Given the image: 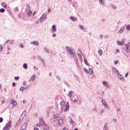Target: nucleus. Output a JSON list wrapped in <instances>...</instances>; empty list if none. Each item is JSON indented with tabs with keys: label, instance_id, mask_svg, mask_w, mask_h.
I'll return each mask as SVG.
<instances>
[{
	"label": "nucleus",
	"instance_id": "f257e3e1",
	"mask_svg": "<svg viewBox=\"0 0 130 130\" xmlns=\"http://www.w3.org/2000/svg\"><path fill=\"white\" fill-rule=\"evenodd\" d=\"M66 50L71 54V55H73L74 56H75V55H77V53L74 49L71 48L70 47L66 46Z\"/></svg>",
	"mask_w": 130,
	"mask_h": 130
},
{
	"label": "nucleus",
	"instance_id": "f03ea898",
	"mask_svg": "<svg viewBox=\"0 0 130 130\" xmlns=\"http://www.w3.org/2000/svg\"><path fill=\"white\" fill-rule=\"evenodd\" d=\"M11 128H12V121H9V122L6 123L3 130H10Z\"/></svg>",
	"mask_w": 130,
	"mask_h": 130
},
{
	"label": "nucleus",
	"instance_id": "7ed1b4c3",
	"mask_svg": "<svg viewBox=\"0 0 130 130\" xmlns=\"http://www.w3.org/2000/svg\"><path fill=\"white\" fill-rule=\"evenodd\" d=\"M46 16H47V12L44 13L42 16L40 18V22L41 23L46 20Z\"/></svg>",
	"mask_w": 130,
	"mask_h": 130
},
{
	"label": "nucleus",
	"instance_id": "20e7f679",
	"mask_svg": "<svg viewBox=\"0 0 130 130\" xmlns=\"http://www.w3.org/2000/svg\"><path fill=\"white\" fill-rule=\"evenodd\" d=\"M125 47L126 48V51L130 53V42H128L127 44H125Z\"/></svg>",
	"mask_w": 130,
	"mask_h": 130
},
{
	"label": "nucleus",
	"instance_id": "39448f33",
	"mask_svg": "<svg viewBox=\"0 0 130 130\" xmlns=\"http://www.w3.org/2000/svg\"><path fill=\"white\" fill-rule=\"evenodd\" d=\"M10 103H11V104H13V106H14L15 107H16V106H17V105H18V104L17 103V101H16L13 98H12L11 99Z\"/></svg>",
	"mask_w": 130,
	"mask_h": 130
},
{
	"label": "nucleus",
	"instance_id": "423d86ee",
	"mask_svg": "<svg viewBox=\"0 0 130 130\" xmlns=\"http://www.w3.org/2000/svg\"><path fill=\"white\" fill-rule=\"evenodd\" d=\"M102 102L103 105H104L105 108H107V109H108V110H109V107H108V105L106 104L107 103L106 101L103 100Z\"/></svg>",
	"mask_w": 130,
	"mask_h": 130
},
{
	"label": "nucleus",
	"instance_id": "0eeeda50",
	"mask_svg": "<svg viewBox=\"0 0 130 130\" xmlns=\"http://www.w3.org/2000/svg\"><path fill=\"white\" fill-rule=\"evenodd\" d=\"M70 109V105L69 104V102H67L66 105V109L64 110V112H68Z\"/></svg>",
	"mask_w": 130,
	"mask_h": 130
},
{
	"label": "nucleus",
	"instance_id": "6e6552de",
	"mask_svg": "<svg viewBox=\"0 0 130 130\" xmlns=\"http://www.w3.org/2000/svg\"><path fill=\"white\" fill-rule=\"evenodd\" d=\"M117 77L119 79V80H120V81H124V78H123V76L121 75V74H119V75H117Z\"/></svg>",
	"mask_w": 130,
	"mask_h": 130
},
{
	"label": "nucleus",
	"instance_id": "1a4fd4ad",
	"mask_svg": "<svg viewBox=\"0 0 130 130\" xmlns=\"http://www.w3.org/2000/svg\"><path fill=\"white\" fill-rule=\"evenodd\" d=\"M125 41H123V42H119L118 41H117V43H118V45L119 46H122V45H124Z\"/></svg>",
	"mask_w": 130,
	"mask_h": 130
},
{
	"label": "nucleus",
	"instance_id": "9d476101",
	"mask_svg": "<svg viewBox=\"0 0 130 130\" xmlns=\"http://www.w3.org/2000/svg\"><path fill=\"white\" fill-rule=\"evenodd\" d=\"M63 122V120H62V118H60L58 119V124L59 125H61V124Z\"/></svg>",
	"mask_w": 130,
	"mask_h": 130
},
{
	"label": "nucleus",
	"instance_id": "9b49d317",
	"mask_svg": "<svg viewBox=\"0 0 130 130\" xmlns=\"http://www.w3.org/2000/svg\"><path fill=\"white\" fill-rule=\"evenodd\" d=\"M103 84L105 87H106V88H109V84H108L107 81H104L103 82Z\"/></svg>",
	"mask_w": 130,
	"mask_h": 130
},
{
	"label": "nucleus",
	"instance_id": "f8f14e48",
	"mask_svg": "<svg viewBox=\"0 0 130 130\" xmlns=\"http://www.w3.org/2000/svg\"><path fill=\"white\" fill-rule=\"evenodd\" d=\"M31 44H34L35 45H39V42L38 41H34L31 42Z\"/></svg>",
	"mask_w": 130,
	"mask_h": 130
},
{
	"label": "nucleus",
	"instance_id": "ddd939ff",
	"mask_svg": "<svg viewBox=\"0 0 130 130\" xmlns=\"http://www.w3.org/2000/svg\"><path fill=\"white\" fill-rule=\"evenodd\" d=\"M52 30L53 32H56V25L55 24H53L52 26Z\"/></svg>",
	"mask_w": 130,
	"mask_h": 130
},
{
	"label": "nucleus",
	"instance_id": "4468645a",
	"mask_svg": "<svg viewBox=\"0 0 130 130\" xmlns=\"http://www.w3.org/2000/svg\"><path fill=\"white\" fill-rule=\"evenodd\" d=\"M124 29H125V27L124 26H123L118 31V33H120V34H121L122 33V32H123V31H124Z\"/></svg>",
	"mask_w": 130,
	"mask_h": 130
},
{
	"label": "nucleus",
	"instance_id": "2eb2a0df",
	"mask_svg": "<svg viewBox=\"0 0 130 130\" xmlns=\"http://www.w3.org/2000/svg\"><path fill=\"white\" fill-rule=\"evenodd\" d=\"M70 20H71V21H77V20H78V18H77V17H75L74 16H71L70 17Z\"/></svg>",
	"mask_w": 130,
	"mask_h": 130
},
{
	"label": "nucleus",
	"instance_id": "dca6fc26",
	"mask_svg": "<svg viewBox=\"0 0 130 130\" xmlns=\"http://www.w3.org/2000/svg\"><path fill=\"white\" fill-rule=\"evenodd\" d=\"M2 6L3 8H4V9H7L8 5L6 4V3L5 2H3L2 4Z\"/></svg>",
	"mask_w": 130,
	"mask_h": 130
},
{
	"label": "nucleus",
	"instance_id": "f3484780",
	"mask_svg": "<svg viewBox=\"0 0 130 130\" xmlns=\"http://www.w3.org/2000/svg\"><path fill=\"white\" fill-rule=\"evenodd\" d=\"M27 128V125L26 124H23L21 126V129L26 130V128Z\"/></svg>",
	"mask_w": 130,
	"mask_h": 130
},
{
	"label": "nucleus",
	"instance_id": "a211bd4d",
	"mask_svg": "<svg viewBox=\"0 0 130 130\" xmlns=\"http://www.w3.org/2000/svg\"><path fill=\"white\" fill-rule=\"evenodd\" d=\"M39 123L41 125H44V122H43V119H40Z\"/></svg>",
	"mask_w": 130,
	"mask_h": 130
},
{
	"label": "nucleus",
	"instance_id": "6ab92c4d",
	"mask_svg": "<svg viewBox=\"0 0 130 130\" xmlns=\"http://www.w3.org/2000/svg\"><path fill=\"white\" fill-rule=\"evenodd\" d=\"M60 105L61 106H66V102L64 101H62L60 102Z\"/></svg>",
	"mask_w": 130,
	"mask_h": 130
},
{
	"label": "nucleus",
	"instance_id": "aec40b11",
	"mask_svg": "<svg viewBox=\"0 0 130 130\" xmlns=\"http://www.w3.org/2000/svg\"><path fill=\"white\" fill-rule=\"evenodd\" d=\"M23 121V118H22L21 120H20V119H19L16 124V125H19V124H20L21 122H22V121Z\"/></svg>",
	"mask_w": 130,
	"mask_h": 130
},
{
	"label": "nucleus",
	"instance_id": "412c9836",
	"mask_svg": "<svg viewBox=\"0 0 130 130\" xmlns=\"http://www.w3.org/2000/svg\"><path fill=\"white\" fill-rule=\"evenodd\" d=\"M23 69H25V70H27L28 69V66L26 63H25L23 65Z\"/></svg>",
	"mask_w": 130,
	"mask_h": 130
},
{
	"label": "nucleus",
	"instance_id": "4be33fe9",
	"mask_svg": "<svg viewBox=\"0 0 130 130\" xmlns=\"http://www.w3.org/2000/svg\"><path fill=\"white\" fill-rule=\"evenodd\" d=\"M101 5H105V0H99Z\"/></svg>",
	"mask_w": 130,
	"mask_h": 130
},
{
	"label": "nucleus",
	"instance_id": "5701e85b",
	"mask_svg": "<svg viewBox=\"0 0 130 130\" xmlns=\"http://www.w3.org/2000/svg\"><path fill=\"white\" fill-rule=\"evenodd\" d=\"M103 53V51H102V49H100V50L98 51V54H99V55H102Z\"/></svg>",
	"mask_w": 130,
	"mask_h": 130
},
{
	"label": "nucleus",
	"instance_id": "b1692460",
	"mask_svg": "<svg viewBox=\"0 0 130 130\" xmlns=\"http://www.w3.org/2000/svg\"><path fill=\"white\" fill-rule=\"evenodd\" d=\"M84 63L86 64V66H89V63H88V61L87 60V59L84 58Z\"/></svg>",
	"mask_w": 130,
	"mask_h": 130
},
{
	"label": "nucleus",
	"instance_id": "393cba45",
	"mask_svg": "<svg viewBox=\"0 0 130 130\" xmlns=\"http://www.w3.org/2000/svg\"><path fill=\"white\" fill-rule=\"evenodd\" d=\"M89 70L90 74L91 75H93V74L94 73V72L93 71V69H92L91 68H89Z\"/></svg>",
	"mask_w": 130,
	"mask_h": 130
},
{
	"label": "nucleus",
	"instance_id": "a878e982",
	"mask_svg": "<svg viewBox=\"0 0 130 130\" xmlns=\"http://www.w3.org/2000/svg\"><path fill=\"white\" fill-rule=\"evenodd\" d=\"M83 70H84V72H85V73H86V74L90 73V72H89V71H88V70H87V69H86V68H84Z\"/></svg>",
	"mask_w": 130,
	"mask_h": 130
},
{
	"label": "nucleus",
	"instance_id": "bb28decb",
	"mask_svg": "<svg viewBox=\"0 0 130 130\" xmlns=\"http://www.w3.org/2000/svg\"><path fill=\"white\" fill-rule=\"evenodd\" d=\"M114 74L115 75H117V76H119V72L118 71V70H117L116 71H114Z\"/></svg>",
	"mask_w": 130,
	"mask_h": 130
},
{
	"label": "nucleus",
	"instance_id": "cd10ccee",
	"mask_svg": "<svg viewBox=\"0 0 130 130\" xmlns=\"http://www.w3.org/2000/svg\"><path fill=\"white\" fill-rule=\"evenodd\" d=\"M6 12V10L4 8H2L0 9V13H5Z\"/></svg>",
	"mask_w": 130,
	"mask_h": 130
},
{
	"label": "nucleus",
	"instance_id": "c85d7f7f",
	"mask_svg": "<svg viewBox=\"0 0 130 130\" xmlns=\"http://www.w3.org/2000/svg\"><path fill=\"white\" fill-rule=\"evenodd\" d=\"M27 14H28V16H31L32 15V11L31 10H29L27 12Z\"/></svg>",
	"mask_w": 130,
	"mask_h": 130
},
{
	"label": "nucleus",
	"instance_id": "c756f323",
	"mask_svg": "<svg viewBox=\"0 0 130 130\" xmlns=\"http://www.w3.org/2000/svg\"><path fill=\"white\" fill-rule=\"evenodd\" d=\"M44 51H45V52H46V53H50L49 51L46 48H45Z\"/></svg>",
	"mask_w": 130,
	"mask_h": 130
},
{
	"label": "nucleus",
	"instance_id": "7c9ffc66",
	"mask_svg": "<svg viewBox=\"0 0 130 130\" xmlns=\"http://www.w3.org/2000/svg\"><path fill=\"white\" fill-rule=\"evenodd\" d=\"M72 94H73V91L71 90L69 91V97H72Z\"/></svg>",
	"mask_w": 130,
	"mask_h": 130
},
{
	"label": "nucleus",
	"instance_id": "2f4dec72",
	"mask_svg": "<svg viewBox=\"0 0 130 130\" xmlns=\"http://www.w3.org/2000/svg\"><path fill=\"white\" fill-rule=\"evenodd\" d=\"M25 90V87L22 86L20 88V91H21V92H23Z\"/></svg>",
	"mask_w": 130,
	"mask_h": 130
},
{
	"label": "nucleus",
	"instance_id": "473e14b6",
	"mask_svg": "<svg viewBox=\"0 0 130 130\" xmlns=\"http://www.w3.org/2000/svg\"><path fill=\"white\" fill-rule=\"evenodd\" d=\"M70 124H74V120L71 118V120L70 121Z\"/></svg>",
	"mask_w": 130,
	"mask_h": 130
},
{
	"label": "nucleus",
	"instance_id": "72a5a7b5",
	"mask_svg": "<svg viewBox=\"0 0 130 130\" xmlns=\"http://www.w3.org/2000/svg\"><path fill=\"white\" fill-rule=\"evenodd\" d=\"M54 118H55V119H56V118H58V114H56L54 115Z\"/></svg>",
	"mask_w": 130,
	"mask_h": 130
},
{
	"label": "nucleus",
	"instance_id": "f704fd0d",
	"mask_svg": "<svg viewBox=\"0 0 130 130\" xmlns=\"http://www.w3.org/2000/svg\"><path fill=\"white\" fill-rule=\"evenodd\" d=\"M31 79L32 80V81H34V80L35 79V75H34L31 77Z\"/></svg>",
	"mask_w": 130,
	"mask_h": 130
},
{
	"label": "nucleus",
	"instance_id": "c9c22d12",
	"mask_svg": "<svg viewBox=\"0 0 130 130\" xmlns=\"http://www.w3.org/2000/svg\"><path fill=\"white\" fill-rule=\"evenodd\" d=\"M3 49H4V47H3V45H0V51H3Z\"/></svg>",
	"mask_w": 130,
	"mask_h": 130
},
{
	"label": "nucleus",
	"instance_id": "e433bc0d",
	"mask_svg": "<svg viewBox=\"0 0 130 130\" xmlns=\"http://www.w3.org/2000/svg\"><path fill=\"white\" fill-rule=\"evenodd\" d=\"M79 27L81 30H84V29H85V27H84V26L83 25H79Z\"/></svg>",
	"mask_w": 130,
	"mask_h": 130
},
{
	"label": "nucleus",
	"instance_id": "4c0bfd02",
	"mask_svg": "<svg viewBox=\"0 0 130 130\" xmlns=\"http://www.w3.org/2000/svg\"><path fill=\"white\" fill-rule=\"evenodd\" d=\"M126 29H127V30H128V31H129V30H130V26H129V25H127L126 26Z\"/></svg>",
	"mask_w": 130,
	"mask_h": 130
},
{
	"label": "nucleus",
	"instance_id": "58836bf2",
	"mask_svg": "<svg viewBox=\"0 0 130 130\" xmlns=\"http://www.w3.org/2000/svg\"><path fill=\"white\" fill-rule=\"evenodd\" d=\"M77 55H78V56L79 57V58H82V55L81 54H80L79 53H77Z\"/></svg>",
	"mask_w": 130,
	"mask_h": 130
},
{
	"label": "nucleus",
	"instance_id": "ea45409f",
	"mask_svg": "<svg viewBox=\"0 0 130 130\" xmlns=\"http://www.w3.org/2000/svg\"><path fill=\"white\" fill-rule=\"evenodd\" d=\"M14 79H15V80H16V81H18V80H19V79H20V77H19V76L15 77Z\"/></svg>",
	"mask_w": 130,
	"mask_h": 130
},
{
	"label": "nucleus",
	"instance_id": "a19ab883",
	"mask_svg": "<svg viewBox=\"0 0 130 130\" xmlns=\"http://www.w3.org/2000/svg\"><path fill=\"white\" fill-rule=\"evenodd\" d=\"M34 116H35V117H38V114H37V113H35L34 114Z\"/></svg>",
	"mask_w": 130,
	"mask_h": 130
},
{
	"label": "nucleus",
	"instance_id": "79ce46f5",
	"mask_svg": "<svg viewBox=\"0 0 130 130\" xmlns=\"http://www.w3.org/2000/svg\"><path fill=\"white\" fill-rule=\"evenodd\" d=\"M3 121H4V118H3L2 117H0V123H2Z\"/></svg>",
	"mask_w": 130,
	"mask_h": 130
},
{
	"label": "nucleus",
	"instance_id": "37998d69",
	"mask_svg": "<svg viewBox=\"0 0 130 130\" xmlns=\"http://www.w3.org/2000/svg\"><path fill=\"white\" fill-rule=\"evenodd\" d=\"M104 111H105V110H104V109H102L100 112V113H104Z\"/></svg>",
	"mask_w": 130,
	"mask_h": 130
},
{
	"label": "nucleus",
	"instance_id": "c03bdc74",
	"mask_svg": "<svg viewBox=\"0 0 130 130\" xmlns=\"http://www.w3.org/2000/svg\"><path fill=\"white\" fill-rule=\"evenodd\" d=\"M113 70L114 73V72H116V71H117V69H116V68H115V67H113Z\"/></svg>",
	"mask_w": 130,
	"mask_h": 130
},
{
	"label": "nucleus",
	"instance_id": "a18cd8bd",
	"mask_svg": "<svg viewBox=\"0 0 130 130\" xmlns=\"http://www.w3.org/2000/svg\"><path fill=\"white\" fill-rule=\"evenodd\" d=\"M40 60L41 61V62L43 63V64L45 63L44 59H41V60Z\"/></svg>",
	"mask_w": 130,
	"mask_h": 130
},
{
	"label": "nucleus",
	"instance_id": "49530a36",
	"mask_svg": "<svg viewBox=\"0 0 130 130\" xmlns=\"http://www.w3.org/2000/svg\"><path fill=\"white\" fill-rule=\"evenodd\" d=\"M12 87H16V83L15 82L12 83Z\"/></svg>",
	"mask_w": 130,
	"mask_h": 130
},
{
	"label": "nucleus",
	"instance_id": "de8ad7c7",
	"mask_svg": "<svg viewBox=\"0 0 130 130\" xmlns=\"http://www.w3.org/2000/svg\"><path fill=\"white\" fill-rule=\"evenodd\" d=\"M119 62V61L118 60H116L115 62H114V64H117V63H118Z\"/></svg>",
	"mask_w": 130,
	"mask_h": 130
},
{
	"label": "nucleus",
	"instance_id": "09e8293b",
	"mask_svg": "<svg viewBox=\"0 0 130 130\" xmlns=\"http://www.w3.org/2000/svg\"><path fill=\"white\" fill-rule=\"evenodd\" d=\"M104 128H107V123H106L104 125Z\"/></svg>",
	"mask_w": 130,
	"mask_h": 130
},
{
	"label": "nucleus",
	"instance_id": "8fccbe9b",
	"mask_svg": "<svg viewBox=\"0 0 130 130\" xmlns=\"http://www.w3.org/2000/svg\"><path fill=\"white\" fill-rule=\"evenodd\" d=\"M34 70H35V71H38V68H37V67H34Z\"/></svg>",
	"mask_w": 130,
	"mask_h": 130
},
{
	"label": "nucleus",
	"instance_id": "3c124183",
	"mask_svg": "<svg viewBox=\"0 0 130 130\" xmlns=\"http://www.w3.org/2000/svg\"><path fill=\"white\" fill-rule=\"evenodd\" d=\"M56 79L58 80L59 81H60V77H59L58 76H57L56 77Z\"/></svg>",
	"mask_w": 130,
	"mask_h": 130
},
{
	"label": "nucleus",
	"instance_id": "603ef678",
	"mask_svg": "<svg viewBox=\"0 0 130 130\" xmlns=\"http://www.w3.org/2000/svg\"><path fill=\"white\" fill-rule=\"evenodd\" d=\"M25 90H28L29 89V85L26 86L25 87H24Z\"/></svg>",
	"mask_w": 130,
	"mask_h": 130
},
{
	"label": "nucleus",
	"instance_id": "864d4df0",
	"mask_svg": "<svg viewBox=\"0 0 130 130\" xmlns=\"http://www.w3.org/2000/svg\"><path fill=\"white\" fill-rule=\"evenodd\" d=\"M26 8L27 9H28V10H29V9H30V6L28 4H26Z\"/></svg>",
	"mask_w": 130,
	"mask_h": 130
},
{
	"label": "nucleus",
	"instance_id": "5fc2aeb1",
	"mask_svg": "<svg viewBox=\"0 0 130 130\" xmlns=\"http://www.w3.org/2000/svg\"><path fill=\"white\" fill-rule=\"evenodd\" d=\"M42 58H41V56H38V59H39L40 60H41V59H42Z\"/></svg>",
	"mask_w": 130,
	"mask_h": 130
},
{
	"label": "nucleus",
	"instance_id": "6e6d98bb",
	"mask_svg": "<svg viewBox=\"0 0 130 130\" xmlns=\"http://www.w3.org/2000/svg\"><path fill=\"white\" fill-rule=\"evenodd\" d=\"M49 129V127H47L46 128H44L43 130H48Z\"/></svg>",
	"mask_w": 130,
	"mask_h": 130
},
{
	"label": "nucleus",
	"instance_id": "4d7b16f0",
	"mask_svg": "<svg viewBox=\"0 0 130 130\" xmlns=\"http://www.w3.org/2000/svg\"><path fill=\"white\" fill-rule=\"evenodd\" d=\"M73 102H78V100L76 99H74L73 100Z\"/></svg>",
	"mask_w": 130,
	"mask_h": 130
},
{
	"label": "nucleus",
	"instance_id": "13d9d810",
	"mask_svg": "<svg viewBox=\"0 0 130 130\" xmlns=\"http://www.w3.org/2000/svg\"><path fill=\"white\" fill-rule=\"evenodd\" d=\"M50 12H51V9L50 8H48V13H50Z\"/></svg>",
	"mask_w": 130,
	"mask_h": 130
},
{
	"label": "nucleus",
	"instance_id": "bf43d9fd",
	"mask_svg": "<svg viewBox=\"0 0 130 130\" xmlns=\"http://www.w3.org/2000/svg\"><path fill=\"white\" fill-rule=\"evenodd\" d=\"M40 123H37V126H38V127H40Z\"/></svg>",
	"mask_w": 130,
	"mask_h": 130
},
{
	"label": "nucleus",
	"instance_id": "052dcab7",
	"mask_svg": "<svg viewBox=\"0 0 130 130\" xmlns=\"http://www.w3.org/2000/svg\"><path fill=\"white\" fill-rule=\"evenodd\" d=\"M10 40H7L6 41L5 43H6V44L9 43V42H10Z\"/></svg>",
	"mask_w": 130,
	"mask_h": 130
},
{
	"label": "nucleus",
	"instance_id": "680f3d73",
	"mask_svg": "<svg viewBox=\"0 0 130 130\" xmlns=\"http://www.w3.org/2000/svg\"><path fill=\"white\" fill-rule=\"evenodd\" d=\"M116 52L117 53H118V52H119V49H117L116 50Z\"/></svg>",
	"mask_w": 130,
	"mask_h": 130
},
{
	"label": "nucleus",
	"instance_id": "e2e57ef3",
	"mask_svg": "<svg viewBox=\"0 0 130 130\" xmlns=\"http://www.w3.org/2000/svg\"><path fill=\"white\" fill-rule=\"evenodd\" d=\"M52 37H56V34H53L52 35Z\"/></svg>",
	"mask_w": 130,
	"mask_h": 130
},
{
	"label": "nucleus",
	"instance_id": "0e129e2a",
	"mask_svg": "<svg viewBox=\"0 0 130 130\" xmlns=\"http://www.w3.org/2000/svg\"><path fill=\"white\" fill-rule=\"evenodd\" d=\"M5 100H2L1 102V103H2V104H5Z\"/></svg>",
	"mask_w": 130,
	"mask_h": 130
},
{
	"label": "nucleus",
	"instance_id": "69168bd1",
	"mask_svg": "<svg viewBox=\"0 0 130 130\" xmlns=\"http://www.w3.org/2000/svg\"><path fill=\"white\" fill-rule=\"evenodd\" d=\"M45 125V126H48V125L46 123H44V125Z\"/></svg>",
	"mask_w": 130,
	"mask_h": 130
},
{
	"label": "nucleus",
	"instance_id": "338daca9",
	"mask_svg": "<svg viewBox=\"0 0 130 130\" xmlns=\"http://www.w3.org/2000/svg\"><path fill=\"white\" fill-rule=\"evenodd\" d=\"M62 130H69V129L67 127H64Z\"/></svg>",
	"mask_w": 130,
	"mask_h": 130
},
{
	"label": "nucleus",
	"instance_id": "774afa93",
	"mask_svg": "<svg viewBox=\"0 0 130 130\" xmlns=\"http://www.w3.org/2000/svg\"><path fill=\"white\" fill-rule=\"evenodd\" d=\"M39 128H37V127H35V128H34V130H39Z\"/></svg>",
	"mask_w": 130,
	"mask_h": 130
}]
</instances>
